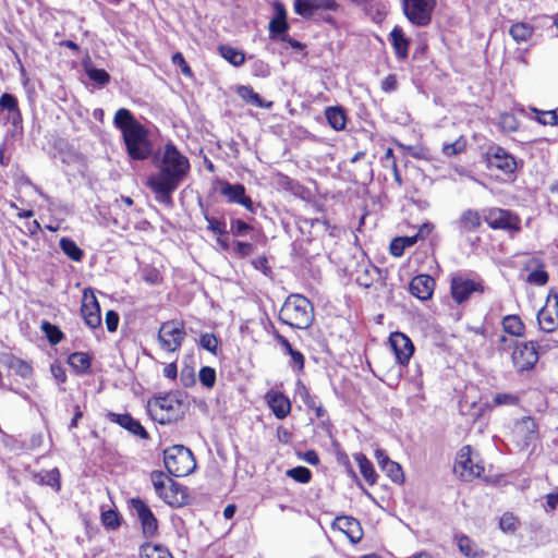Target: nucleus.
Here are the masks:
<instances>
[{
	"instance_id": "3c124183",
	"label": "nucleus",
	"mask_w": 558,
	"mask_h": 558,
	"mask_svg": "<svg viewBox=\"0 0 558 558\" xmlns=\"http://www.w3.org/2000/svg\"><path fill=\"white\" fill-rule=\"evenodd\" d=\"M101 522L105 527L116 530L120 526V515L114 510H107L101 513Z\"/></svg>"
},
{
	"instance_id": "bf43d9fd",
	"label": "nucleus",
	"mask_w": 558,
	"mask_h": 558,
	"mask_svg": "<svg viewBox=\"0 0 558 558\" xmlns=\"http://www.w3.org/2000/svg\"><path fill=\"white\" fill-rule=\"evenodd\" d=\"M548 274L541 267L529 274L526 281L535 286H545L548 282Z\"/></svg>"
},
{
	"instance_id": "052dcab7",
	"label": "nucleus",
	"mask_w": 558,
	"mask_h": 558,
	"mask_svg": "<svg viewBox=\"0 0 558 558\" xmlns=\"http://www.w3.org/2000/svg\"><path fill=\"white\" fill-rule=\"evenodd\" d=\"M199 380L207 388L214 387L216 383L215 369L209 366H203L199 371Z\"/></svg>"
},
{
	"instance_id": "9b49d317",
	"label": "nucleus",
	"mask_w": 558,
	"mask_h": 558,
	"mask_svg": "<svg viewBox=\"0 0 558 558\" xmlns=\"http://www.w3.org/2000/svg\"><path fill=\"white\" fill-rule=\"evenodd\" d=\"M511 360L514 368L518 372L532 369L538 361L536 343L533 341H515V345L511 354Z\"/></svg>"
},
{
	"instance_id": "f3484780",
	"label": "nucleus",
	"mask_w": 558,
	"mask_h": 558,
	"mask_svg": "<svg viewBox=\"0 0 558 558\" xmlns=\"http://www.w3.org/2000/svg\"><path fill=\"white\" fill-rule=\"evenodd\" d=\"M454 472L459 473L466 481L478 477L484 472L483 465L473 463L470 446H464L460 449L454 464Z\"/></svg>"
},
{
	"instance_id": "69168bd1",
	"label": "nucleus",
	"mask_w": 558,
	"mask_h": 558,
	"mask_svg": "<svg viewBox=\"0 0 558 558\" xmlns=\"http://www.w3.org/2000/svg\"><path fill=\"white\" fill-rule=\"evenodd\" d=\"M172 63L174 65L180 66L181 71L184 75H187V76L192 75V70L189 66V64L186 63V61L181 52H175L172 56Z\"/></svg>"
},
{
	"instance_id": "a878e982",
	"label": "nucleus",
	"mask_w": 558,
	"mask_h": 558,
	"mask_svg": "<svg viewBox=\"0 0 558 558\" xmlns=\"http://www.w3.org/2000/svg\"><path fill=\"white\" fill-rule=\"evenodd\" d=\"M391 46L399 60H405L409 54L410 39L405 37L400 26H395L389 34Z\"/></svg>"
},
{
	"instance_id": "c756f323",
	"label": "nucleus",
	"mask_w": 558,
	"mask_h": 558,
	"mask_svg": "<svg viewBox=\"0 0 558 558\" xmlns=\"http://www.w3.org/2000/svg\"><path fill=\"white\" fill-rule=\"evenodd\" d=\"M354 459L359 464L362 476L369 485H374L377 481V473L374 469L373 463L366 458L365 454L361 452L356 453L354 456Z\"/></svg>"
},
{
	"instance_id": "e2e57ef3",
	"label": "nucleus",
	"mask_w": 558,
	"mask_h": 558,
	"mask_svg": "<svg viewBox=\"0 0 558 558\" xmlns=\"http://www.w3.org/2000/svg\"><path fill=\"white\" fill-rule=\"evenodd\" d=\"M2 440L11 450H23L25 448V440L19 439L15 436L8 435L0 430Z\"/></svg>"
},
{
	"instance_id": "0eeeda50",
	"label": "nucleus",
	"mask_w": 558,
	"mask_h": 558,
	"mask_svg": "<svg viewBox=\"0 0 558 558\" xmlns=\"http://www.w3.org/2000/svg\"><path fill=\"white\" fill-rule=\"evenodd\" d=\"M133 517L141 523L142 534L145 538H153L158 534V520L149 506L140 497H133L128 501Z\"/></svg>"
},
{
	"instance_id": "412c9836",
	"label": "nucleus",
	"mask_w": 558,
	"mask_h": 558,
	"mask_svg": "<svg viewBox=\"0 0 558 558\" xmlns=\"http://www.w3.org/2000/svg\"><path fill=\"white\" fill-rule=\"evenodd\" d=\"M332 526L343 532L352 544H357L362 539L363 531L361 524L352 517H337Z\"/></svg>"
},
{
	"instance_id": "5fc2aeb1",
	"label": "nucleus",
	"mask_w": 558,
	"mask_h": 558,
	"mask_svg": "<svg viewBox=\"0 0 558 558\" xmlns=\"http://www.w3.org/2000/svg\"><path fill=\"white\" fill-rule=\"evenodd\" d=\"M232 248L238 257L244 258L254 253L255 246L248 242L234 241Z\"/></svg>"
},
{
	"instance_id": "603ef678",
	"label": "nucleus",
	"mask_w": 558,
	"mask_h": 558,
	"mask_svg": "<svg viewBox=\"0 0 558 558\" xmlns=\"http://www.w3.org/2000/svg\"><path fill=\"white\" fill-rule=\"evenodd\" d=\"M499 527L506 533L514 532L518 527V520L512 513L505 512L499 519Z\"/></svg>"
},
{
	"instance_id": "13d9d810",
	"label": "nucleus",
	"mask_w": 558,
	"mask_h": 558,
	"mask_svg": "<svg viewBox=\"0 0 558 558\" xmlns=\"http://www.w3.org/2000/svg\"><path fill=\"white\" fill-rule=\"evenodd\" d=\"M0 107L2 109L9 110L13 114H16V117H20L17 100L13 95L8 94V93L3 94L0 97Z\"/></svg>"
},
{
	"instance_id": "09e8293b",
	"label": "nucleus",
	"mask_w": 558,
	"mask_h": 558,
	"mask_svg": "<svg viewBox=\"0 0 558 558\" xmlns=\"http://www.w3.org/2000/svg\"><path fill=\"white\" fill-rule=\"evenodd\" d=\"M41 329L46 333V336L51 344H57L63 339L62 331L57 326H54L48 322L43 323Z\"/></svg>"
},
{
	"instance_id": "39448f33",
	"label": "nucleus",
	"mask_w": 558,
	"mask_h": 558,
	"mask_svg": "<svg viewBox=\"0 0 558 558\" xmlns=\"http://www.w3.org/2000/svg\"><path fill=\"white\" fill-rule=\"evenodd\" d=\"M484 280L476 274L456 272L450 276V294L457 304H462L474 294L485 292Z\"/></svg>"
},
{
	"instance_id": "5701e85b",
	"label": "nucleus",
	"mask_w": 558,
	"mask_h": 558,
	"mask_svg": "<svg viewBox=\"0 0 558 558\" xmlns=\"http://www.w3.org/2000/svg\"><path fill=\"white\" fill-rule=\"evenodd\" d=\"M265 400L277 418H284L290 413L291 402L282 392L270 390Z\"/></svg>"
},
{
	"instance_id": "774afa93",
	"label": "nucleus",
	"mask_w": 558,
	"mask_h": 558,
	"mask_svg": "<svg viewBox=\"0 0 558 558\" xmlns=\"http://www.w3.org/2000/svg\"><path fill=\"white\" fill-rule=\"evenodd\" d=\"M287 354L291 356L292 365L296 367L298 371H302L304 368L305 359L300 351L291 349Z\"/></svg>"
},
{
	"instance_id": "58836bf2",
	"label": "nucleus",
	"mask_w": 558,
	"mask_h": 558,
	"mask_svg": "<svg viewBox=\"0 0 558 558\" xmlns=\"http://www.w3.org/2000/svg\"><path fill=\"white\" fill-rule=\"evenodd\" d=\"M514 429L517 433H526L524 436L525 441H531L536 438L538 425L534 420L531 421H517L514 425Z\"/></svg>"
},
{
	"instance_id": "473e14b6",
	"label": "nucleus",
	"mask_w": 558,
	"mask_h": 558,
	"mask_svg": "<svg viewBox=\"0 0 558 558\" xmlns=\"http://www.w3.org/2000/svg\"><path fill=\"white\" fill-rule=\"evenodd\" d=\"M502 330L513 337H522L524 335V324L517 315H507L501 322Z\"/></svg>"
},
{
	"instance_id": "aec40b11",
	"label": "nucleus",
	"mask_w": 558,
	"mask_h": 558,
	"mask_svg": "<svg viewBox=\"0 0 558 558\" xmlns=\"http://www.w3.org/2000/svg\"><path fill=\"white\" fill-rule=\"evenodd\" d=\"M294 398L296 402H301L300 407H304L306 410L312 411L317 417H322L326 414L320 402L316 397L310 393L308 389L301 380L296 381Z\"/></svg>"
},
{
	"instance_id": "f257e3e1",
	"label": "nucleus",
	"mask_w": 558,
	"mask_h": 558,
	"mask_svg": "<svg viewBox=\"0 0 558 558\" xmlns=\"http://www.w3.org/2000/svg\"><path fill=\"white\" fill-rule=\"evenodd\" d=\"M190 168L189 159L172 143L165 145L158 171L147 179V185L159 203L172 204V193L187 175Z\"/></svg>"
},
{
	"instance_id": "4d7b16f0",
	"label": "nucleus",
	"mask_w": 558,
	"mask_h": 558,
	"mask_svg": "<svg viewBox=\"0 0 558 558\" xmlns=\"http://www.w3.org/2000/svg\"><path fill=\"white\" fill-rule=\"evenodd\" d=\"M289 25L287 21L272 19L269 22V35L271 38H275L277 36H283L286 35V32L288 31Z\"/></svg>"
},
{
	"instance_id": "49530a36",
	"label": "nucleus",
	"mask_w": 558,
	"mask_h": 558,
	"mask_svg": "<svg viewBox=\"0 0 558 558\" xmlns=\"http://www.w3.org/2000/svg\"><path fill=\"white\" fill-rule=\"evenodd\" d=\"M205 220L207 221V229L217 235H227V223L223 219H219L205 214Z\"/></svg>"
},
{
	"instance_id": "de8ad7c7",
	"label": "nucleus",
	"mask_w": 558,
	"mask_h": 558,
	"mask_svg": "<svg viewBox=\"0 0 558 558\" xmlns=\"http://www.w3.org/2000/svg\"><path fill=\"white\" fill-rule=\"evenodd\" d=\"M251 230H253V227L242 219L232 218L230 220V233L233 236H245Z\"/></svg>"
},
{
	"instance_id": "2eb2a0df",
	"label": "nucleus",
	"mask_w": 558,
	"mask_h": 558,
	"mask_svg": "<svg viewBox=\"0 0 558 558\" xmlns=\"http://www.w3.org/2000/svg\"><path fill=\"white\" fill-rule=\"evenodd\" d=\"M81 314L85 324L90 329H96L101 325L100 306L92 289H85L82 296Z\"/></svg>"
},
{
	"instance_id": "9d476101",
	"label": "nucleus",
	"mask_w": 558,
	"mask_h": 558,
	"mask_svg": "<svg viewBox=\"0 0 558 558\" xmlns=\"http://www.w3.org/2000/svg\"><path fill=\"white\" fill-rule=\"evenodd\" d=\"M338 3L336 0H295L294 11L296 14L305 19H324L327 22L331 21V17L325 16V11H336Z\"/></svg>"
},
{
	"instance_id": "bb28decb",
	"label": "nucleus",
	"mask_w": 558,
	"mask_h": 558,
	"mask_svg": "<svg viewBox=\"0 0 558 558\" xmlns=\"http://www.w3.org/2000/svg\"><path fill=\"white\" fill-rule=\"evenodd\" d=\"M236 94L247 104L257 108L270 109L272 101L264 100L251 86L241 85L236 88Z\"/></svg>"
},
{
	"instance_id": "338daca9",
	"label": "nucleus",
	"mask_w": 558,
	"mask_h": 558,
	"mask_svg": "<svg viewBox=\"0 0 558 558\" xmlns=\"http://www.w3.org/2000/svg\"><path fill=\"white\" fill-rule=\"evenodd\" d=\"M105 323L108 331L114 332L119 324V315L114 311H108L105 316Z\"/></svg>"
},
{
	"instance_id": "4c0bfd02",
	"label": "nucleus",
	"mask_w": 558,
	"mask_h": 558,
	"mask_svg": "<svg viewBox=\"0 0 558 558\" xmlns=\"http://www.w3.org/2000/svg\"><path fill=\"white\" fill-rule=\"evenodd\" d=\"M169 480L170 477L162 471L155 470L150 473V481L157 496L160 499H162L163 494H166Z\"/></svg>"
},
{
	"instance_id": "cd10ccee",
	"label": "nucleus",
	"mask_w": 558,
	"mask_h": 558,
	"mask_svg": "<svg viewBox=\"0 0 558 558\" xmlns=\"http://www.w3.org/2000/svg\"><path fill=\"white\" fill-rule=\"evenodd\" d=\"M140 558H173V556L166 546L146 542L140 547Z\"/></svg>"
},
{
	"instance_id": "4468645a",
	"label": "nucleus",
	"mask_w": 558,
	"mask_h": 558,
	"mask_svg": "<svg viewBox=\"0 0 558 558\" xmlns=\"http://www.w3.org/2000/svg\"><path fill=\"white\" fill-rule=\"evenodd\" d=\"M485 222L495 230H519L520 220L509 210L501 208H489L484 210Z\"/></svg>"
},
{
	"instance_id": "1a4fd4ad",
	"label": "nucleus",
	"mask_w": 558,
	"mask_h": 558,
	"mask_svg": "<svg viewBox=\"0 0 558 558\" xmlns=\"http://www.w3.org/2000/svg\"><path fill=\"white\" fill-rule=\"evenodd\" d=\"M451 225L460 238L465 239L472 246L477 245L480 238H471L482 226V217L477 210L471 208L463 210Z\"/></svg>"
},
{
	"instance_id": "a211bd4d",
	"label": "nucleus",
	"mask_w": 558,
	"mask_h": 558,
	"mask_svg": "<svg viewBox=\"0 0 558 558\" xmlns=\"http://www.w3.org/2000/svg\"><path fill=\"white\" fill-rule=\"evenodd\" d=\"M389 344L398 363L407 365L414 352V345L411 339L404 333L396 331L390 335Z\"/></svg>"
},
{
	"instance_id": "864d4df0",
	"label": "nucleus",
	"mask_w": 558,
	"mask_h": 558,
	"mask_svg": "<svg viewBox=\"0 0 558 558\" xmlns=\"http://www.w3.org/2000/svg\"><path fill=\"white\" fill-rule=\"evenodd\" d=\"M536 120L544 125H556L558 123V116L555 110L542 111L534 109Z\"/></svg>"
},
{
	"instance_id": "20e7f679",
	"label": "nucleus",
	"mask_w": 558,
	"mask_h": 558,
	"mask_svg": "<svg viewBox=\"0 0 558 558\" xmlns=\"http://www.w3.org/2000/svg\"><path fill=\"white\" fill-rule=\"evenodd\" d=\"M163 464L170 475L182 477L195 470L196 460L187 447L174 445L163 450Z\"/></svg>"
},
{
	"instance_id": "e433bc0d",
	"label": "nucleus",
	"mask_w": 558,
	"mask_h": 558,
	"mask_svg": "<svg viewBox=\"0 0 558 558\" xmlns=\"http://www.w3.org/2000/svg\"><path fill=\"white\" fill-rule=\"evenodd\" d=\"M68 362L70 366L80 374L85 373L90 367V357L84 352L70 354Z\"/></svg>"
},
{
	"instance_id": "2f4dec72",
	"label": "nucleus",
	"mask_w": 558,
	"mask_h": 558,
	"mask_svg": "<svg viewBox=\"0 0 558 558\" xmlns=\"http://www.w3.org/2000/svg\"><path fill=\"white\" fill-rule=\"evenodd\" d=\"M328 124L336 131H341L345 128L347 117L340 107H328L325 111Z\"/></svg>"
},
{
	"instance_id": "f03ea898",
	"label": "nucleus",
	"mask_w": 558,
	"mask_h": 558,
	"mask_svg": "<svg viewBox=\"0 0 558 558\" xmlns=\"http://www.w3.org/2000/svg\"><path fill=\"white\" fill-rule=\"evenodd\" d=\"M114 126L121 131L128 155L133 160H145L151 154L148 131L129 109L120 108L113 119Z\"/></svg>"
},
{
	"instance_id": "c85d7f7f",
	"label": "nucleus",
	"mask_w": 558,
	"mask_h": 558,
	"mask_svg": "<svg viewBox=\"0 0 558 558\" xmlns=\"http://www.w3.org/2000/svg\"><path fill=\"white\" fill-rule=\"evenodd\" d=\"M219 54L234 66H241L245 62V53L243 50L234 48L230 45H221L218 47Z\"/></svg>"
},
{
	"instance_id": "72a5a7b5",
	"label": "nucleus",
	"mask_w": 558,
	"mask_h": 558,
	"mask_svg": "<svg viewBox=\"0 0 558 558\" xmlns=\"http://www.w3.org/2000/svg\"><path fill=\"white\" fill-rule=\"evenodd\" d=\"M534 27L527 23L519 22L511 25L509 34L518 43H526L533 35Z\"/></svg>"
},
{
	"instance_id": "423d86ee",
	"label": "nucleus",
	"mask_w": 558,
	"mask_h": 558,
	"mask_svg": "<svg viewBox=\"0 0 558 558\" xmlns=\"http://www.w3.org/2000/svg\"><path fill=\"white\" fill-rule=\"evenodd\" d=\"M436 0H402V11L408 21L417 27L430 24Z\"/></svg>"
},
{
	"instance_id": "ddd939ff",
	"label": "nucleus",
	"mask_w": 558,
	"mask_h": 558,
	"mask_svg": "<svg viewBox=\"0 0 558 558\" xmlns=\"http://www.w3.org/2000/svg\"><path fill=\"white\" fill-rule=\"evenodd\" d=\"M488 169H496L505 174L515 171L517 161L512 155L498 145H490L485 154Z\"/></svg>"
},
{
	"instance_id": "6ab92c4d",
	"label": "nucleus",
	"mask_w": 558,
	"mask_h": 558,
	"mask_svg": "<svg viewBox=\"0 0 558 558\" xmlns=\"http://www.w3.org/2000/svg\"><path fill=\"white\" fill-rule=\"evenodd\" d=\"M220 193L227 198L229 203L240 204L244 206L248 211L255 213L254 204L252 199L245 195V187L243 184L221 182Z\"/></svg>"
},
{
	"instance_id": "c9c22d12",
	"label": "nucleus",
	"mask_w": 558,
	"mask_h": 558,
	"mask_svg": "<svg viewBox=\"0 0 558 558\" xmlns=\"http://www.w3.org/2000/svg\"><path fill=\"white\" fill-rule=\"evenodd\" d=\"M59 246L61 251L72 260L74 262H81L84 256V252L82 248L77 246V244L69 239V238H61L59 241Z\"/></svg>"
},
{
	"instance_id": "dca6fc26",
	"label": "nucleus",
	"mask_w": 558,
	"mask_h": 558,
	"mask_svg": "<svg viewBox=\"0 0 558 558\" xmlns=\"http://www.w3.org/2000/svg\"><path fill=\"white\" fill-rule=\"evenodd\" d=\"M539 328L553 332L558 327V294L549 293L546 304L537 313Z\"/></svg>"
},
{
	"instance_id": "a18cd8bd",
	"label": "nucleus",
	"mask_w": 558,
	"mask_h": 558,
	"mask_svg": "<svg viewBox=\"0 0 558 558\" xmlns=\"http://www.w3.org/2000/svg\"><path fill=\"white\" fill-rule=\"evenodd\" d=\"M381 471L385 472L393 483L401 484L404 481V474L401 465L392 460L384 466Z\"/></svg>"
},
{
	"instance_id": "6e6552de",
	"label": "nucleus",
	"mask_w": 558,
	"mask_h": 558,
	"mask_svg": "<svg viewBox=\"0 0 558 558\" xmlns=\"http://www.w3.org/2000/svg\"><path fill=\"white\" fill-rule=\"evenodd\" d=\"M186 332L184 324L179 320H168L161 324L158 330V342L162 350L175 352L182 345Z\"/></svg>"
},
{
	"instance_id": "8fccbe9b",
	"label": "nucleus",
	"mask_w": 558,
	"mask_h": 558,
	"mask_svg": "<svg viewBox=\"0 0 558 558\" xmlns=\"http://www.w3.org/2000/svg\"><path fill=\"white\" fill-rule=\"evenodd\" d=\"M466 147V141L463 136H460L457 141L442 146V154L450 157L462 153Z\"/></svg>"
},
{
	"instance_id": "ea45409f",
	"label": "nucleus",
	"mask_w": 558,
	"mask_h": 558,
	"mask_svg": "<svg viewBox=\"0 0 558 558\" xmlns=\"http://www.w3.org/2000/svg\"><path fill=\"white\" fill-rule=\"evenodd\" d=\"M459 550L466 557L478 558L480 553L474 542L466 535H461L458 538Z\"/></svg>"
},
{
	"instance_id": "37998d69",
	"label": "nucleus",
	"mask_w": 558,
	"mask_h": 558,
	"mask_svg": "<svg viewBox=\"0 0 558 558\" xmlns=\"http://www.w3.org/2000/svg\"><path fill=\"white\" fill-rule=\"evenodd\" d=\"M379 276V269L375 266H369L364 269V271L356 277V282L364 288H369L373 286L375 278Z\"/></svg>"
},
{
	"instance_id": "4be33fe9",
	"label": "nucleus",
	"mask_w": 558,
	"mask_h": 558,
	"mask_svg": "<svg viewBox=\"0 0 558 558\" xmlns=\"http://www.w3.org/2000/svg\"><path fill=\"white\" fill-rule=\"evenodd\" d=\"M435 280L428 275H418L410 282L411 293L422 300H428L433 295Z\"/></svg>"
},
{
	"instance_id": "a19ab883",
	"label": "nucleus",
	"mask_w": 558,
	"mask_h": 558,
	"mask_svg": "<svg viewBox=\"0 0 558 558\" xmlns=\"http://www.w3.org/2000/svg\"><path fill=\"white\" fill-rule=\"evenodd\" d=\"M84 68H85V72H86L87 76L93 82H95L101 86L109 83L110 75L104 69H97V68L93 66L92 64H85Z\"/></svg>"
},
{
	"instance_id": "393cba45",
	"label": "nucleus",
	"mask_w": 558,
	"mask_h": 558,
	"mask_svg": "<svg viewBox=\"0 0 558 558\" xmlns=\"http://www.w3.org/2000/svg\"><path fill=\"white\" fill-rule=\"evenodd\" d=\"M162 500L171 507H181L187 502L186 488L170 478Z\"/></svg>"
},
{
	"instance_id": "680f3d73",
	"label": "nucleus",
	"mask_w": 558,
	"mask_h": 558,
	"mask_svg": "<svg viewBox=\"0 0 558 558\" xmlns=\"http://www.w3.org/2000/svg\"><path fill=\"white\" fill-rule=\"evenodd\" d=\"M251 71L254 76L267 77L270 75L269 65L262 60H254L251 64Z\"/></svg>"
},
{
	"instance_id": "f8f14e48",
	"label": "nucleus",
	"mask_w": 558,
	"mask_h": 558,
	"mask_svg": "<svg viewBox=\"0 0 558 558\" xmlns=\"http://www.w3.org/2000/svg\"><path fill=\"white\" fill-rule=\"evenodd\" d=\"M182 408V401L174 392L156 395L147 402V411L149 415L155 418L158 415H172L179 412Z\"/></svg>"
},
{
	"instance_id": "79ce46f5",
	"label": "nucleus",
	"mask_w": 558,
	"mask_h": 558,
	"mask_svg": "<svg viewBox=\"0 0 558 558\" xmlns=\"http://www.w3.org/2000/svg\"><path fill=\"white\" fill-rule=\"evenodd\" d=\"M121 427L130 432L131 434L138 436L142 439H147L148 433L145 427L141 424V421H114Z\"/></svg>"
},
{
	"instance_id": "6e6d98bb",
	"label": "nucleus",
	"mask_w": 558,
	"mask_h": 558,
	"mask_svg": "<svg viewBox=\"0 0 558 558\" xmlns=\"http://www.w3.org/2000/svg\"><path fill=\"white\" fill-rule=\"evenodd\" d=\"M218 339L214 333H204L201 336L199 345L213 354H217Z\"/></svg>"
},
{
	"instance_id": "7c9ffc66",
	"label": "nucleus",
	"mask_w": 558,
	"mask_h": 558,
	"mask_svg": "<svg viewBox=\"0 0 558 558\" xmlns=\"http://www.w3.org/2000/svg\"><path fill=\"white\" fill-rule=\"evenodd\" d=\"M35 480L38 484L50 486L56 492L61 488V475L57 468L36 474Z\"/></svg>"
},
{
	"instance_id": "0e129e2a",
	"label": "nucleus",
	"mask_w": 558,
	"mask_h": 558,
	"mask_svg": "<svg viewBox=\"0 0 558 558\" xmlns=\"http://www.w3.org/2000/svg\"><path fill=\"white\" fill-rule=\"evenodd\" d=\"M180 380L184 387H191L195 384V374L192 367L185 366L181 369Z\"/></svg>"
},
{
	"instance_id": "f704fd0d",
	"label": "nucleus",
	"mask_w": 558,
	"mask_h": 558,
	"mask_svg": "<svg viewBox=\"0 0 558 558\" xmlns=\"http://www.w3.org/2000/svg\"><path fill=\"white\" fill-rule=\"evenodd\" d=\"M416 242L417 235L395 238L389 246L390 254L395 257H400L407 247L413 246Z\"/></svg>"
},
{
	"instance_id": "c03bdc74",
	"label": "nucleus",
	"mask_w": 558,
	"mask_h": 558,
	"mask_svg": "<svg viewBox=\"0 0 558 558\" xmlns=\"http://www.w3.org/2000/svg\"><path fill=\"white\" fill-rule=\"evenodd\" d=\"M286 474L288 477L301 484H306L312 478L311 470L301 465L287 470Z\"/></svg>"
},
{
	"instance_id": "7ed1b4c3",
	"label": "nucleus",
	"mask_w": 558,
	"mask_h": 558,
	"mask_svg": "<svg viewBox=\"0 0 558 558\" xmlns=\"http://www.w3.org/2000/svg\"><path fill=\"white\" fill-rule=\"evenodd\" d=\"M279 320L292 328L306 329L314 320L313 304L301 294H291L279 311Z\"/></svg>"
},
{
	"instance_id": "b1692460",
	"label": "nucleus",
	"mask_w": 558,
	"mask_h": 558,
	"mask_svg": "<svg viewBox=\"0 0 558 558\" xmlns=\"http://www.w3.org/2000/svg\"><path fill=\"white\" fill-rule=\"evenodd\" d=\"M0 363L15 372L16 375L28 378L33 374V366L29 362L24 361L12 353L0 354Z\"/></svg>"
}]
</instances>
